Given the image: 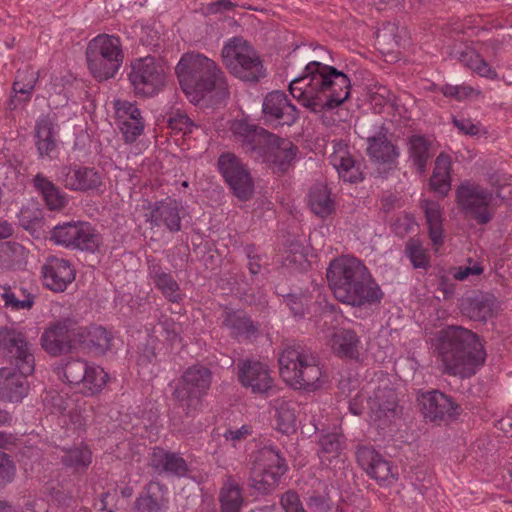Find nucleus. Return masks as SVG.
<instances>
[{"label": "nucleus", "instance_id": "f257e3e1", "mask_svg": "<svg viewBox=\"0 0 512 512\" xmlns=\"http://www.w3.org/2000/svg\"><path fill=\"white\" fill-rule=\"evenodd\" d=\"M350 89L346 74L318 61L309 62L289 85L290 94L313 112L338 107L349 98Z\"/></svg>", "mask_w": 512, "mask_h": 512}, {"label": "nucleus", "instance_id": "f03ea898", "mask_svg": "<svg viewBox=\"0 0 512 512\" xmlns=\"http://www.w3.org/2000/svg\"><path fill=\"white\" fill-rule=\"evenodd\" d=\"M326 276L335 298L344 304L362 307L378 303L383 297L367 267L354 257L331 261Z\"/></svg>", "mask_w": 512, "mask_h": 512}, {"label": "nucleus", "instance_id": "7ed1b4c3", "mask_svg": "<svg viewBox=\"0 0 512 512\" xmlns=\"http://www.w3.org/2000/svg\"><path fill=\"white\" fill-rule=\"evenodd\" d=\"M176 74L182 90L193 103L200 102L208 93H214L217 100L229 96L224 73L203 54H184L176 66Z\"/></svg>", "mask_w": 512, "mask_h": 512}, {"label": "nucleus", "instance_id": "20e7f679", "mask_svg": "<svg viewBox=\"0 0 512 512\" xmlns=\"http://www.w3.org/2000/svg\"><path fill=\"white\" fill-rule=\"evenodd\" d=\"M438 350L444 371L462 378L474 375L486 356L478 336L460 326H450L441 331Z\"/></svg>", "mask_w": 512, "mask_h": 512}, {"label": "nucleus", "instance_id": "39448f33", "mask_svg": "<svg viewBox=\"0 0 512 512\" xmlns=\"http://www.w3.org/2000/svg\"><path fill=\"white\" fill-rule=\"evenodd\" d=\"M282 379L295 389L313 391L322 384V370L317 357L300 344H289L279 355Z\"/></svg>", "mask_w": 512, "mask_h": 512}, {"label": "nucleus", "instance_id": "423d86ee", "mask_svg": "<svg viewBox=\"0 0 512 512\" xmlns=\"http://www.w3.org/2000/svg\"><path fill=\"white\" fill-rule=\"evenodd\" d=\"M86 60L94 78L99 81L113 78L124 60L120 39L108 34L94 37L87 45Z\"/></svg>", "mask_w": 512, "mask_h": 512}, {"label": "nucleus", "instance_id": "0eeeda50", "mask_svg": "<svg viewBox=\"0 0 512 512\" xmlns=\"http://www.w3.org/2000/svg\"><path fill=\"white\" fill-rule=\"evenodd\" d=\"M211 386V372L201 365L189 367L175 387L173 397L187 416L194 415L202 406Z\"/></svg>", "mask_w": 512, "mask_h": 512}, {"label": "nucleus", "instance_id": "6e6552de", "mask_svg": "<svg viewBox=\"0 0 512 512\" xmlns=\"http://www.w3.org/2000/svg\"><path fill=\"white\" fill-rule=\"evenodd\" d=\"M127 76L135 94L141 96H153L166 82L163 64L151 56L132 60Z\"/></svg>", "mask_w": 512, "mask_h": 512}, {"label": "nucleus", "instance_id": "1a4fd4ad", "mask_svg": "<svg viewBox=\"0 0 512 512\" xmlns=\"http://www.w3.org/2000/svg\"><path fill=\"white\" fill-rule=\"evenodd\" d=\"M0 350L6 355L15 370L22 374L34 372L35 357L32 344L21 329L14 326L0 327Z\"/></svg>", "mask_w": 512, "mask_h": 512}, {"label": "nucleus", "instance_id": "9d476101", "mask_svg": "<svg viewBox=\"0 0 512 512\" xmlns=\"http://www.w3.org/2000/svg\"><path fill=\"white\" fill-rule=\"evenodd\" d=\"M458 205L467 215L484 225L490 222L494 216L493 194L484 187L465 182L456 190Z\"/></svg>", "mask_w": 512, "mask_h": 512}, {"label": "nucleus", "instance_id": "9b49d317", "mask_svg": "<svg viewBox=\"0 0 512 512\" xmlns=\"http://www.w3.org/2000/svg\"><path fill=\"white\" fill-rule=\"evenodd\" d=\"M51 239L62 246L82 251L94 252L100 237L90 223L84 221L66 222L55 226Z\"/></svg>", "mask_w": 512, "mask_h": 512}, {"label": "nucleus", "instance_id": "f8f14e48", "mask_svg": "<svg viewBox=\"0 0 512 512\" xmlns=\"http://www.w3.org/2000/svg\"><path fill=\"white\" fill-rule=\"evenodd\" d=\"M219 170L233 195L240 201H248L254 194V181L239 157L226 152L218 159Z\"/></svg>", "mask_w": 512, "mask_h": 512}, {"label": "nucleus", "instance_id": "ddd939ff", "mask_svg": "<svg viewBox=\"0 0 512 512\" xmlns=\"http://www.w3.org/2000/svg\"><path fill=\"white\" fill-rule=\"evenodd\" d=\"M286 465L279 452L272 447H265L251 471V486L261 493H266L276 486L285 473Z\"/></svg>", "mask_w": 512, "mask_h": 512}, {"label": "nucleus", "instance_id": "4468645a", "mask_svg": "<svg viewBox=\"0 0 512 512\" xmlns=\"http://www.w3.org/2000/svg\"><path fill=\"white\" fill-rule=\"evenodd\" d=\"M77 326L71 319H64L49 325L41 335V346L51 356L72 351L77 344Z\"/></svg>", "mask_w": 512, "mask_h": 512}, {"label": "nucleus", "instance_id": "2eb2a0df", "mask_svg": "<svg viewBox=\"0 0 512 512\" xmlns=\"http://www.w3.org/2000/svg\"><path fill=\"white\" fill-rule=\"evenodd\" d=\"M259 154L254 157L255 160L269 164L274 173L283 174L291 167L297 154V146L290 140L279 138L270 133L268 140Z\"/></svg>", "mask_w": 512, "mask_h": 512}, {"label": "nucleus", "instance_id": "dca6fc26", "mask_svg": "<svg viewBox=\"0 0 512 512\" xmlns=\"http://www.w3.org/2000/svg\"><path fill=\"white\" fill-rule=\"evenodd\" d=\"M418 401L423 417L429 422H448L459 414V406L453 398L438 390L421 393Z\"/></svg>", "mask_w": 512, "mask_h": 512}, {"label": "nucleus", "instance_id": "f3484780", "mask_svg": "<svg viewBox=\"0 0 512 512\" xmlns=\"http://www.w3.org/2000/svg\"><path fill=\"white\" fill-rule=\"evenodd\" d=\"M367 405L371 421L383 428L390 424L396 415V392L387 381H383L368 397Z\"/></svg>", "mask_w": 512, "mask_h": 512}, {"label": "nucleus", "instance_id": "a211bd4d", "mask_svg": "<svg viewBox=\"0 0 512 512\" xmlns=\"http://www.w3.org/2000/svg\"><path fill=\"white\" fill-rule=\"evenodd\" d=\"M237 368L239 382L252 393L264 394L272 388L273 378L265 363L254 359H242L238 361Z\"/></svg>", "mask_w": 512, "mask_h": 512}, {"label": "nucleus", "instance_id": "6ab92c4d", "mask_svg": "<svg viewBox=\"0 0 512 512\" xmlns=\"http://www.w3.org/2000/svg\"><path fill=\"white\" fill-rule=\"evenodd\" d=\"M262 112L269 121H276L280 125L291 126L298 118L299 113L282 91L268 93L262 103Z\"/></svg>", "mask_w": 512, "mask_h": 512}, {"label": "nucleus", "instance_id": "aec40b11", "mask_svg": "<svg viewBox=\"0 0 512 512\" xmlns=\"http://www.w3.org/2000/svg\"><path fill=\"white\" fill-rule=\"evenodd\" d=\"M42 277L48 289L63 292L75 280V271L68 260L51 256L42 266Z\"/></svg>", "mask_w": 512, "mask_h": 512}, {"label": "nucleus", "instance_id": "412c9836", "mask_svg": "<svg viewBox=\"0 0 512 512\" xmlns=\"http://www.w3.org/2000/svg\"><path fill=\"white\" fill-rule=\"evenodd\" d=\"M116 125L126 143H133L143 132L144 122L140 110L128 101H115Z\"/></svg>", "mask_w": 512, "mask_h": 512}, {"label": "nucleus", "instance_id": "4be33fe9", "mask_svg": "<svg viewBox=\"0 0 512 512\" xmlns=\"http://www.w3.org/2000/svg\"><path fill=\"white\" fill-rule=\"evenodd\" d=\"M59 180L64 186L74 191L97 189L102 184V177L94 168L65 166L61 169Z\"/></svg>", "mask_w": 512, "mask_h": 512}, {"label": "nucleus", "instance_id": "5701e85b", "mask_svg": "<svg viewBox=\"0 0 512 512\" xmlns=\"http://www.w3.org/2000/svg\"><path fill=\"white\" fill-rule=\"evenodd\" d=\"M232 133L242 139V148L246 154L254 159L260 153L261 147L268 140L270 132L248 123L244 119L235 120L231 125Z\"/></svg>", "mask_w": 512, "mask_h": 512}, {"label": "nucleus", "instance_id": "b1692460", "mask_svg": "<svg viewBox=\"0 0 512 512\" xmlns=\"http://www.w3.org/2000/svg\"><path fill=\"white\" fill-rule=\"evenodd\" d=\"M357 461L369 476L379 482L394 478L393 467L374 448L363 446L356 452Z\"/></svg>", "mask_w": 512, "mask_h": 512}, {"label": "nucleus", "instance_id": "393cba45", "mask_svg": "<svg viewBox=\"0 0 512 512\" xmlns=\"http://www.w3.org/2000/svg\"><path fill=\"white\" fill-rule=\"evenodd\" d=\"M330 163L344 181L356 183L363 180L361 164L349 154L346 144L342 142L334 144V151L330 155Z\"/></svg>", "mask_w": 512, "mask_h": 512}, {"label": "nucleus", "instance_id": "a878e982", "mask_svg": "<svg viewBox=\"0 0 512 512\" xmlns=\"http://www.w3.org/2000/svg\"><path fill=\"white\" fill-rule=\"evenodd\" d=\"M18 370L5 367L0 369V398L10 402H20L28 393L26 377Z\"/></svg>", "mask_w": 512, "mask_h": 512}, {"label": "nucleus", "instance_id": "bb28decb", "mask_svg": "<svg viewBox=\"0 0 512 512\" xmlns=\"http://www.w3.org/2000/svg\"><path fill=\"white\" fill-rule=\"evenodd\" d=\"M180 210L175 200L159 201L155 203L147 220L154 226H164L170 232H178L181 229Z\"/></svg>", "mask_w": 512, "mask_h": 512}, {"label": "nucleus", "instance_id": "cd10ccee", "mask_svg": "<svg viewBox=\"0 0 512 512\" xmlns=\"http://www.w3.org/2000/svg\"><path fill=\"white\" fill-rule=\"evenodd\" d=\"M493 298L483 293H473L460 301L463 315L473 321L486 322L493 315Z\"/></svg>", "mask_w": 512, "mask_h": 512}, {"label": "nucleus", "instance_id": "c85d7f7f", "mask_svg": "<svg viewBox=\"0 0 512 512\" xmlns=\"http://www.w3.org/2000/svg\"><path fill=\"white\" fill-rule=\"evenodd\" d=\"M251 56H254V48L242 37L230 39L222 49L223 62L230 73L243 71L240 61L251 60Z\"/></svg>", "mask_w": 512, "mask_h": 512}, {"label": "nucleus", "instance_id": "c756f323", "mask_svg": "<svg viewBox=\"0 0 512 512\" xmlns=\"http://www.w3.org/2000/svg\"><path fill=\"white\" fill-rule=\"evenodd\" d=\"M77 343L97 353L104 354L111 347V334L102 326L77 327Z\"/></svg>", "mask_w": 512, "mask_h": 512}, {"label": "nucleus", "instance_id": "7c9ffc66", "mask_svg": "<svg viewBox=\"0 0 512 512\" xmlns=\"http://www.w3.org/2000/svg\"><path fill=\"white\" fill-rule=\"evenodd\" d=\"M408 153L418 172L424 174L429 160L435 154L434 144L423 135H412L408 138Z\"/></svg>", "mask_w": 512, "mask_h": 512}, {"label": "nucleus", "instance_id": "2f4dec72", "mask_svg": "<svg viewBox=\"0 0 512 512\" xmlns=\"http://www.w3.org/2000/svg\"><path fill=\"white\" fill-rule=\"evenodd\" d=\"M367 154L374 162L393 165L399 157V151L384 134L368 137Z\"/></svg>", "mask_w": 512, "mask_h": 512}, {"label": "nucleus", "instance_id": "473e14b6", "mask_svg": "<svg viewBox=\"0 0 512 512\" xmlns=\"http://www.w3.org/2000/svg\"><path fill=\"white\" fill-rule=\"evenodd\" d=\"M151 465L159 472L183 476L188 471L186 461L178 454L155 448L151 457Z\"/></svg>", "mask_w": 512, "mask_h": 512}, {"label": "nucleus", "instance_id": "72a5a7b5", "mask_svg": "<svg viewBox=\"0 0 512 512\" xmlns=\"http://www.w3.org/2000/svg\"><path fill=\"white\" fill-rule=\"evenodd\" d=\"M308 204L311 211L325 218L335 210V201L331 196L330 189L324 184H315L309 192Z\"/></svg>", "mask_w": 512, "mask_h": 512}, {"label": "nucleus", "instance_id": "f704fd0d", "mask_svg": "<svg viewBox=\"0 0 512 512\" xmlns=\"http://www.w3.org/2000/svg\"><path fill=\"white\" fill-rule=\"evenodd\" d=\"M43 406L50 414L69 415L74 423L81 424L79 416L74 420L75 400L67 393L47 391L42 398Z\"/></svg>", "mask_w": 512, "mask_h": 512}, {"label": "nucleus", "instance_id": "c9c22d12", "mask_svg": "<svg viewBox=\"0 0 512 512\" xmlns=\"http://www.w3.org/2000/svg\"><path fill=\"white\" fill-rule=\"evenodd\" d=\"M450 168V156L440 153L435 160L433 174L430 178V187L441 196H445L451 189Z\"/></svg>", "mask_w": 512, "mask_h": 512}, {"label": "nucleus", "instance_id": "e433bc0d", "mask_svg": "<svg viewBox=\"0 0 512 512\" xmlns=\"http://www.w3.org/2000/svg\"><path fill=\"white\" fill-rule=\"evenodd\" d=\"M422 208L428 225L429 238L435 247L443 244V228L441 207L437 202L424 200Z\"/></svg>", "mask_w": 512, "mask_h": 512}, {"label": "nucleus", "instance_id": "4c0bfd02", "mask_svg": "<svg viewBox=\"0 0 512 512\" xmlns=\"http://www.w3.org/2000/svg\"><path fill=\"white\" fill-rule=\"evenodd\" d=\"M359 338L350 329H340L333 334L332 348L341 357L355 359L359 355Z\"/></svg>", "mask_w": 512, "mask_h": 512}, {"label": "nucleus", "instance_id": "58836bf2", "mask_svg": "<svg viewBox=\"0 0 512 512\" xmlns=\"http://www.w3.org/2000/svg\"><path fill=\"white\" fill-rule=\"evenodd\" d=\"M62 464L74 472L86 471L92 462V452L86 445L63 448Z\"/></svg>", "mask_w": 512, "mask_h": 512}, {"label": "nucleus", "instance_id": "ea45409f", "mask_svg": "<svg viewBox=\"0 0 512 512\" xmlns=\"http://www.w3.org/2000/svg\"><path fill=\"white\" fill-rule=\"evenodd\" d=\"M222 324L234 336L253 334L257 327L244 311H224L222 314Z\"/></svg>", "mask_w": 512, "mask_h": 512}, {"label": "nucleus", "instance_id": "a19ab883", "mask_svg": "<svg viewBox=\"0 0 512 512\" xmlns=\"http://www.w3.org/2000/svg\"><path fill=\"white\" fill-rule=\"evenodd\" d=\"M243 502L240 485L229 477L220 491L221 512H240Z\"/></svg>", "mask_w": 512, "mask_h": 512}, {"label": "nucleus", "instance_id": "79ce46f5", "mask_svg": "<svg viewBox=\"0 0 512 512\" xmlns=\"http://www.w3.org/2000/svg\"><path fill=\"white\" fill-rule=\"evenodd\" d=\"M35 188L42 194L50 210H60L66 205L65 197L59 189L45 176L37 174L34 179Z\"/></svg>", "mask_w": 512, "mask_h": 512}, {"label": "nucleus", "instance_id": "37998d69", "mask_svg": "<svg viewBox=\"0 0 512 512\" xmlns=\"http://www.w3.org/2000/svg\"><path fill=\"white\" fill-rule=\"evenodd\" d=\"M151 274L156 287L169 301L175 303L182 299L179 284L169 273L162 271L159 265H153Z\"/></svg>", "mask_w": 512, "mask_h": 512}, {"label": "nucleus", "instance_id": "c03bdc74", "mask_svg": "<svg viewBox=\"0 0 512 512\" xmlns=\"http://www.w3.org/2000/svg\"><path fill=\"white\" fill-rule=\"evenodd\" d=\"M27 256L23 245L15 241L0 243V269H10L21 266Z\"/></svg>", "mask_w": 512, "mask_h": 512}, {"label": "nucleus", "instance_id": "a18cd8bd", "mask_svg": "<svg viewBox=\"0 0 512 512\" xmlns=\"http://www.w3.org/2000/svg\"><path fill=\"white\" fill-rule=\"evenodd\" d=\"M36 137L40 155H50L56 148L54 124L51 119L44 117L37 122Z\"/></svg>", "mask_w": 512, "mask_h": 512}, {"label": "nucleus", "instance_id": "49530a36", "mask_svg": "<svg viewBox=\"0 0 512 512\" xmlns=\"http://www.w3.org/2000/svg\"><path fill=\"white\" fill-rule=\"evenodd\" d=\"M0 295L5 306L11 307L13 310H29L34 304V296L31 293H26V290L16 287L12 289L10 286H1Z\"/></svg>", "mask_w": 512, "mask_h": 512}, {"label": "nucleus", "instance_id": "de8ad7c7", "mask_svg": "<svg viewBox=\"0 0 512 512\" xmlns=\"http://www.w3.org/2000/svg\"><path fill=\"white\" fill-rule=\"evenodd\" d=\"M108 375L100 366L88 365L87 373L80 382L82 391L87 395H94L102 390L107 382Z\"/></svg>", "mask_w": 512, "mask_h": 512}, {"label": "nucleus", "instance_id": "09e8293b", "mask_svg": "<svg viewBox=\"0 0 512 512\" xmlns=\"http://www.w3.org/2000/svg\"><path fill=\"white\" fill-rule=\"evenodd\" d=\"M296 415L294 404L288 401H278L276 405V425L278 431L290 434L295 431Z\"/></svg>", "mask_w": 512, "mask_h": 512}, {"label": "nucleus", "instance_id": "8fccbe9b", "mask_svg": "<svg viewBox=\"0 0 512 512\" xmlns=\"http://www.w3.org/2000/svg\"><path fill=\"white\" fill-rule=\"evenodd\" d=\"M239 66H241L243 71L232 74L243 81L257 82L265 76L262 60L255 50L251 60L244 59V61H240Z\"/></svg>", "mask_w": 512, "mask_h": 512}, {"label": "nucleus", "instance_id": "3c124183", "mask_svg": "<svg viewBox=\"0 0 512 512\" xmlns=\"http://www.w3.org/2000/svg\"><path fill=\"white\" fill-rule=\"evenodd\" d=\"M239 66H241L243 71L232 74L243 81L257 82L265 76L262 60L255 50L251 60L244 59V61H240Z\"/></svg>", "mask_w": 512, "mask_h": 512}, {"label": "nucleus", "instance_id": "603ef678", "mask_svg": "<svg viewBox=\"0 0 512 512\" xmlns=\"http://www.w3.org/2000/svg\"><path fill=\"white\" fill-rule=\"evenodd\" d=\"M398 27L394 23H385L377 32V44L383 52L392 53L400 46Z\"/></svg>", "mask_w": 512, "mask_h": 512}, {"label": "nucleus", "instance_id": "864d4df0", "mask_svg": "<svg viewBox=\"0 0 512 512\" xmlns=\"http://www.w3.org/2000/svg\"><path fill=\"white\" fill-rule=\"evenodd\" d=\"M89 363L81 359H73L65 363L61 368V373L65 380L71 385H80L85 373H87ZM60 374V372L58 373Z\"/></svg>", "mask_w": 512, "mask_h": 512}, {"label": "nucleus", "instance_id": "5fc2aeb1", "mask_svg": "<svg viewBox=\"0 0 512 512\" xmlns=\"http://www.w3.org/2000/svg\"><path fill=\"white\" fill-rule=\"evenodd\" d=\"M156 490H161L158 482H150L147 485V493L140 496L136 501V507L139 512H156L161 509V499L155 495Z\"/></svg>", "mask_w": 512, "mask_h": 512}, {"label": "nucleus", "instance_id": "6e6d98bb", "mask_svg": "<svg viewBox=\"0 0 512 512\" xmlns=\"http://www.w3.org/2000/svg\"><path fill=\"white\" fill-rule=\"evenodd\" d=\"M37 80L38 72L33 69L18 70L12 90L15 94L29 95L33 91Z\"/></svg>", "mask_w": 512, "mask_h": 512}, {"label": "nucleus", "instance_id": "4d7b16f0", "mask_svg": "<svg viewBox=\"0 0 512 512\" xmlns=\"http://www.w3.org/2000/svg\"><path fill=\"white\" fill-rule=\"evenodd\" d=\"M405 253L412 262L414 268H427L429 266V257L426 250L422 247L419 239L411 238L405 247Z\"/></svg>", "mask_w": 512, "mask_h": 512}, {"label": "nucleus", "instance_id": "13d9d810", "mask_svg": "<svg viewBox=\"0 0 512 512\" xmlns=\"http://www.w3.org/2000/svg\"><path fill=\"white\" fill-rule=\"evenodd\" d=\"M369 101L375 112L380 113L386 105L393 103L394 96L386 86L375 85L369 90Z\"/></svg>", "mask_w": 512, "mask_h": 512}, {"label": "nucleus", "instance_id": "bf43d9fd", "mask_svg": "<svg viewBox=\"0 0 512 512\" xmlns=\"http://www.w3.org/2000/svg\"><path fill=\"white\" fill-rule=\"evenodd\" d=\"M345 444L343 435L338 433H327L319 440L321 453L329 454L332 457L338 456Z\"/></svg>", "mask_w": 512, "mask_h": 512}, {"label": "nucleus", "instance_id": "052dcab7", "mask_svg": "<svg viewBox=\"0 0 512 512\" xmlns=\"http://www.w3.org/2000/svg\"><path fill=\"white\" fill-rule=\"evenodd\" d=\"M167 123L172 130L182 132L183 134L192 132L193 127L195 126L193 121L186 114L180 111L171 113L168 116Z\"/></svg>", "mask_w": 512, "mask_h": 512}, {"label": "nucleus", "instance_id": "680f3d73", "mask_svg": "<svg viewBox=\"0 0 512 512\" xmlns=\"http://www.w3.org/2000/svg\"><path fill=\"white\" fill-rule=\"evenodd\" d=\"M181 331V327L173 319L162 316L159 319L157 326L154 328V332H162L165 338L170 341H174L178 338Z\"/></svg>", "mask_w": 512, "mask_h": 512}, {"label": "nucleus", "instance_id": "e2e57ef3", "mask_svg": "<svg viewBox=\"0 0 512 512\" xmlns=\"http://www.w3.org/2000/svg\"><path fill=\"white\" fill-rule=\"evenodd\" d=\"M15 476V465L9 456L0 451V487L6 486Z\"/></svg>", "mask_w": 512, "mask_h": 512}, {"label": "nucleus", "instance_id": "0e129e2a", "mask_svg": "<svg viewBox=\"0 0 512 512\" xmlns=\"http://www.w3.org/2000/svg\"><path fill=\"white\" fill-rule=\"evenodd\" d=\"M474 72L478 73L480 76L494 79L497 77V73L493 70L489 64L478 54L474 64L471 68Z\"/></svg>", "mask_w": 512, "mask_h": 512}, {"label": "nucleus", "instance_id": "69168bd1", "mask_svg": "<svg viewBox=\"0 0 512 512\" xmlns=\"http://www.w3.org/2000/svg\"><path fill=\"white\" fill-rule=\"evenodd\" d=\"M453 123L463 134L475 136L479 133V126L470 119L453 118Z\"/></svg>", "mask_w": 512, "mask_h": 512}, {"label": "nucleus", "instance_id": "338daca9", "mask_svg": "<svg viewBox=\"0 0 512 512\" xmlns=\"http://www.w3.org/2000/svg\"><path fill=\"white\" fill-rule=\"evenodd\" d=\"M286 304L295 316L302 317L305 314V304L302 298L290 295L286 298Z\"/></svg>", "mask_w": 512, "mask_h": 512}, {"label": "nucleus", "instance_id": "774afa93", "mask_svg": "<svg viewBox=\"0 0 512 512\" xmlns=\"http://www.w3.org/2000/svg\"><path fill=\"white\" fill-rule=\"evenodd\" d=\"M482 271L483 269L478 265L473 267H458L455 269L453 277L456 280L462 281L467 279L470 275H479Z\"/></svg>", "mask_w": 512, "mask_h": 512}]
</instances>
